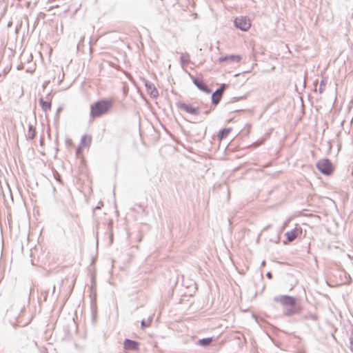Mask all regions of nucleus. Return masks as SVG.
<instances>
[{"label":"nucleus","mask_w":353,"mask_h":353,"mask_svg":"<svg viewBox=\"0 0 353 353\" xmlns=\"http://www.w3.org/2000/svg\"><path fill=\"white\" fill-rule=\"evenodd\" d=\"M273 300L281 303L283 308V315L286 317L301 314L303 311L301 299L298 296L282 294L274 296Z\"/></svg>","instance_id":"f257e3e1"},{"label":"nucleus","mask_w":353,"mask_h":353,"mask_svg":"<svg viewBox=\"0 0 353 353\" xmlns=\"http://www.w3.org/2000/svg\"><path fill=\"white\" fill-rule=\"evenodd\" d=\"M114 100L112 98H101L92 103L90 107L91 118H98L108 114L113 108Z\"/></svg>","instance_id":"f03ea898"},{"label":"nucleus","mask_w":353,"mask_h":353,"mask_svg":"<svg viewBox=\"0 0 353 353\" xmlns=\"http://www.w3.org/2000/svg\"><path fill=\"white\" fill-rule=\"evenodd\" d=\"M316 168L320 173L325 176L332 175L335 170L332 161L327 158L319 159L316 163Z\"/></svg>","instance_id":"7ed1b4c3"},{"label":"nucleus","mask_w":353,"mask_h":353,"mask_svg":"<svg viewBox=\"0 0 353 353\" xmlns=\"http://www.w3.org/2000/svg\"><path fill=\"white\" fill-rule=\"evenodd\" d=\"M305 236V232H303L302 228L296 225L295 228L285 233V239L283 241V245H288L296 239H302Z\"/></svg>","instance_id":"20e7f679"},{"label":"nucleus","mask_w":353,"mask_h":353,"mask_svg":"<svg viewBox=\"0 0 353 353\" xmlns=\"http://www.w3.org/2000/svg\"><path fill=\"white\" fill-rule=\"evenodd\" d=\"M188 74L190 78L192 79L194 85L201 92L205 94H210L212 92V89L209 87V85L205 82L202 77L194 76L190 72H188Z\"/></svg>","instance_id":"39448f33"},{"label":"nucleus","mask_w":353,"mask_h":353,"mask_svg":"<svg viewBox=\"0 0 353 353\" xmlns=\"http://www.w3.org/2000/svg\"><path fill=\"white\" fill-rule=\"evenodd\" d=\"M178 109L185 111L186 113L193 116H197L200 114V108L199 106H194L190 103H185L183 101H178L176 103Z\"/></svg>","instance_id":"423d86ee"},{"label":"nucleus","mask_w":353,"mask_h":353,"mask_svg":"<svg viewBox=\"0 0 353 353\" xmlns=\"http://www.w3.org/2000/svg\"><path fill=\"white\" fill-rule=\"evenodd\" d=\"M234 26L240 30L247 31L251 26V21L247 16L236 17L234 19Z\"/></svg>","instance_id":"0eeeda50"},{"label":"nucleus","mask_w":353,"mask_h":353,"mask_svg":"<svg viewBox=\"0 0 353 353\" xmlns=\"http://www.w3.org/2000/svg\"><path fill=\"white\" fill-rule=\"evenodd\" d=\"M140 80L143 83L148 94L152 99H157L159 97V91L153 83L150 82L145 77H141Z\"/></svg>","instance_id":"6e6552de"},{"label":"nucleus","mask_w":353,"mask_h":353,"mask_svg":"<svg viewBox=\"0 0 353 353\" xmlns=\"http://www.w3.org/2000/svg\"><path fill=\"white\" fill-rule=\"evenodd\" d=\"M226 86L225 83H222L219 87H218L214 92H211V104L216 107L222 99V94L223 92V88Z\"/></svg>","instance_id":"1a4fd4ad"},{"label":"nucleus","mask_w":353,"mask_h":353,"mask_svg":"<svg viewBox=\"0 0 353 353\" xmlns=\"http://www.w3.org/2000/svg\"><path fill=\"white\" fill-rule=\"evenodd\" d=\"M242 57L240 54H230L221 56L218 59L219 63L230 62V63H239L241 61Z\"/></svg>","instance_id":"9d476101"},{"label":"nucleus","mask_w":353,"mask_h":353,"mask_svg":"<svg viewBox=\"0 0 353 353\" xmlns=\"http://www.w3.org/2000/svg\"><path fill=\"white\" fill-rule=\"evenodd\" d=\"M123 344V348L126 350L139 352L140 350V343L135 340L125 339Z\"/></svg>","instance_id":"9b49d317"},{"label":"nucleus","mask_w":353,"mask_h":353,"mask_svg":"<svg viewBox=\"0 0 353 353\" xmlns=\"http://www.w3.org/2000/svg\"><path fill=\"white\" fill-rule=\"evenodd\" d=\"M39 103L44 112H47L51 110L52 102L44 100L42 96L39 98Z\"/></svg>","instance_id":"f8f14e48"},{"label":"nucleus","mask_w":353,"mask_h":353,"mask_svg":"<svg viewBox=\"0 0 353 353\" xmlns=\"http://www.w3.org/2000/svg\"><path fill=\"white\" fill-rule=\"evenodd\" d=\"M319 319V317L317 314L315 313H313L310 311L307 312L306 314H304L301 317V321H307L310 320L312 321H317Z\"/></svg>","instance_id":"ddd939ff"},{"label":"nucleus","mask_w":353,"mask_h":353,"mask_svg":"<svg viewBox=\"0 0 353 353\" xmlns=\"http://www.w3.org/2000/svg\"><path fill=\"white\" fill-rule=\"evenodd\" d=\"M213 339H214L213 336L200 339L197 341L196 345H198L202 347H207L208 346L210 345L211 342L213 341Z\"/></svg>","instance_id":"4468645a"},{"label":"nucleus","mask_w":353,"mask_h":353,"mask_svg":"<svg viewBox=\"0 0 353 353\" xmlns=\"http://www.w3.org/2000/svg\"><path fill=\"white\" fill-rule=\"evenodd\" d=\"M91 142H92L91 136L84 134L81 138L79 145L81 147L87 148L90 145Z\"/></svg>","instance_id":"2eb2a0df"},{"label":"nucleus","mask_w":353,"mask_h":353,"mask_svg":"<svg viewBox=\"0 0 353 353\" xmlns=\"http://www.w3.org/2000/svg\"><path fill=\"white\" fill-rule=\"evenodd\" d=\"M232 128L231 127L222 128L219 130L217 137L219 140L224 139L227 137L228 134L232 131Z\"/></svg>","instance_id":"dca6fc26"},{"label":"nucleus","mask_w":353,"mask_h":353,"mask_svg":"<svg viewBox=\"0 0 353 353\" xmlns=\"http://www.w3.org/2000/svg\"><path fill=\"white\" fill-rule=\"evenodd\" d=\"M26 309L25 307V306H23L21 309V313L19 314V316L17 317V323L21 325H21L22 326H25V325H28L30 321H31V319H28L26 322H23L22 319H21V315L22 314H23L25 312H26Z\"/></svg>","instance_id":"f3484780"},{"label":"nucleus","mask_w":353,"mask_h":353,"mask_svg":"<svg viewBox=\"0 0 353 353\" xmlns=\"http://www.w3.org/2000/svg\"><path fill=\"white\" fill-rule=\"evenodd\" d=\"M37 135L36 128L32 125H29L28 128L27 139L32 140Z\"/></svg>","instance_id":"a211bd4d"},{"label":"nucleus","mask_w":353,"mask_h":353,"mask_svg":"<svg viewBox=\"0 0 353 353\" xmlns=\"http://www.w3.org/2000/svg\"><path fill=\"white\" fill-rule=\"evenodd\" d=\"M153 321V316H150L147 320L142 319L141 321V327L142 330H145L150 327Z\"/></svg>","instance_id":"6ab92c4d"},{"label":"nucleus","mask_w":353,"mask_h":353,"mask_svg":"<svg viewBox=\"0 0 353 353\" xmlns=\"http://www.w3.org/2000/svg\"><path fill=\"white\" fill-rule=\"evenodd\" d=\"M180 62L181 65H188L190 62V55L188 52L181 53Z\"/></svg>","instance_id":"aec40b11"},{"label":"nucleus","mask_w":353,"mask_h":353,"mask_svg":"<svg viewBox=\"0 0 353 353\" xmlns=\"http://www.w3.org/2000/svg\"><path fill=\"white\" fill-rule=\"evenodd\" d=\"M327 77H322L321 81H320V85L319 88V92L320 94H322L325 89L327 84Z\"/></svg>","instance_id":"412c9836"},{"label":"nucleus","mask_w":353,"mask_h":353,"mask_svg":"<svg viewBox=\"0 0 353 353\" xmlns=\"http://www.w3.org/2000/svg\"><path fill=\"white\" fill-rule=\"evenodd\" d=\"M48 292H49V289L46 290H43L41 292V296L43 297V301H47ZM41 297H39V301H41Z\"/></svg>","instance_id":"4be33fe9"},{"label":"nucleus","mask_w":353,"mask_h":353,"mask_svg":"<svg viewBox=\"0 0 353 353\" xmlns=\"http://www.w3.org/2000/svg\"><path fill=\"white\" fill-rule=\"evenodd\" d=\"M63 110V107L62 106H59L58 107V108L57 109V111H56V113H55V115H54V122H58L59 120V114L61 113V112Z\"/></svg>","instance_id":"5701e85b"},{"label":"nucleus","mask_w":353,"mask_h":353,"mask_svg":"<svg viewBox=\"0 0 353 353\" xmlns=\"http://www.w3.org/2000/svg\"><path fill=\"white\" fill-rule=\"evenodd\" d=\"M246 96L247 95L232 97L231 99V100L228 102V103H234V102H236V101H241V100H243V99H246Z\"/></svg>","instance_id":"b1692460"},{"label":"nucleus","mask_w":353,"mask_h":353,"mask_svg":"<svg viewBox=\"0 0 353 353\" xmlns=\"http://www.w3.org/2000/svg\"><path fill=\"white\" fill-rule=\"evenodd\" d=\"M46 17V13L43 12H40L38 14V17L37 18V19L35 20L34 21V26H33V30H34V28H35V26L36 24H37L39 21V18H42V19H44Z\"/></svg>","instance_id":"393cba45"},{"label":"nucleus","mask_w":353,"mask_h":353,"mask_svg":"<svg viewBox=\"0 0 353 353\" xmlns=\"http://www.w3.org/2000/svg\"><path fill=\"white\" fill-rule=\"evenodd\" d=\"M91 314H92V321L94 323L96 321L97 317V308H94V307H92V308H91Z\"/></svg>","instance_id":"a878e982"},{"label":"nucleus","mask_w":353,"mask_h":353,"mask_svg":"<svg viewBox=\"0 0 353 353\" xmlns=\"http://www.w3.org/2000/svg\"><path fill=\"white\" fill-rule=\"evenodd\" d=\"M112 228H113V220L112 219H109L108 222V232L112 231Z\"/></svg>","instance_id":"bb28decb"},{"label":"nucleus","mask_w":353,"mask_h":353,"mask_svg":"<svg viewBox=\"0 0 353 353\" xmlns=\"http://www.w3.org/2000/svg\"><path fill=\"white\" fill-rule=\"evenodd\" d=\"M215 107H214L212 104L210 105V108L208 110H206L203 112V114L205 115H208L212 110H214Z\"/></svg>","instance_id":"cd10ccee"},{"label":"nucleus","mask_w":353,"mask_h":353,"mask_svg":"<svg viewBox=\"0 0 353 353\" xmlns=\"http://www.w3.org/2000/svg\"><path fill=\"white\" fill-rule=\"evenodd\" d=\"M350 350L353 353V330L352 331V335L350 338Z\"/></svg>","instance_id":"c85d7f7f"},{"label":"nucleus","mask_w":353,"mask_h":353,"mask_svg":"<svg viewBox=\"0 0 353 353\" xmlns=\"http://www.w3.org/2000/svg\"><path fill=\"white\" fill-rule=\"evenodd\" d=\"M271 241L279 243L280 241V232H279L274 239H270Z\"/></svg>","instance_id":"c756f323"},{"label":"nucleus","mask_w":353,"mask_h":353,"mask_svg":"<svg viewBox=\"0 0 353 353\" xmlns=\"http://www.w3.org/2000/svg\"><path fill=\"white\" fill-rule=\"evenodd\" d=\"M75 153L77 157H79L81 154L82 149L80 145H79L78 148L76 149Z\"/></svg>","instance_id":"7c9ffc66"},{"label":"nucleus","mask_w":353,"mask_h":353,"mask_svg":"<svg viewBox=\"0 0 353 353\" xmlns=\"http://www.w3.org/2000/svg\"><path fill=\"white\" fill-rule=\"evenodd\" d=\"M46 98V101H50V102H52V100L53 98V94L51 93V92H50L47 94Z\"/></svg>","instance_id":"2f4dec72"},{"label":"nucleus","mask_w":353,"mask_h":353,"mask_svg":"<svg viewBox=\"0 0 353 353\" xmlns=\"http://www.w3.org/2000/svg\"><path fill=\"white\" fill-rule=\"evenodd\" d=\"M246 127H247V130H246V132H245V135H247L248 134L250 133V130H251V124L247 123L246 124Z\"/></svg>","instance_id":"473e14b6"},{"label":"nucleus","mask_w":353,"mask_h":353,"mask_svg":"<svg viewBox=\"0 0 353 353\" xmlns=\"http://www.w3.org/2000/svg\"><path fill=\"white\" fill-rule=\"evenodd\" d=\"M65 144L67 146H70L72 145V139L67 138L65 140Z\"/></svg>","instance_id":"72a5a7b5"},{"label":"nucleus","mask_w":353,"mask_h":353,"mask_svg":"<svg viewBox=\"0 0 353 353\" xmlns=\"http://www.w3.org/2000/svg\"><path fill=\"white\" fill-rule=\"evenodd\" d=\"M109 233H110V234H109L110 243L112 244V243H113V233H112V231L109 232Z\"/></svg>","instance_id":"f704fd0d"},{"label":"nucleus","mask_w":353,"mask_h":353,"mask_svg":"<svg viewBox=\"0 0 353 353\" xmlns=\"http://www.w3.org/2000/svg\"><path fill=\"white\" fill-rule=\"evenodd\" d=\"M50 80H48V81H46L43 85H42V87L43 88V90L46 89V88L48 85V84L50 83Z\"/></svg>","instance_id":"c9c22d12"},{"label":"nucleus","mask_w":353,"mask_h":353,"mask_svg":"<svg viewBox=\"0 0 353 353\" xmlns=\"http://www.w3.org/2000/svg\"><path fill=\"white\" fill-rule=\"evenodd\" d=\"M103 205V203L102 201H99L97 204V205L96 206V208L94 209V210L95 209H100L102 206Z\"/></svg>","instance_id":"e433bc0d"},{"label":"nucleus","mask_w":353,"mask_h":353,"mask_svg":"<svg viewBox=\"0 0 353 353\" xmlns=\"http://www.w3.org/2000/svg\"><path fill=\"white\" fill-rule=\"evenodd\" d=\"M266 276L268 279H271L272 278V274L271 272H268L266 273Z\"/></svg>","instance_id":"4c0bfd02"},{"label":"nucleus","mask_w":353,"mask_h":353,"mask_svg":"<svg viewBox=\"0 0 353 353\" xmlns=\"http://www.w3.org/2000/svg\"><path fill=\"white\" fill-rule=\"evenodd\" d=\"M31 4H32L31 1H27L26 3V8H29L31 6Z\"/></svg>","instance_id":"58836bf2"},{"label":"nucleus","mask_w":353,"mask_h":353,"mask_svg":"<svg viewBox=\"0 0 353 353\" xmlns=\"http://www.w3.org/2000/svg\"><path fill=\"white\" fill-rule=\"evenodd\" d=\"M43 142H44V138L43 137H41V139H40V144L42 145Z\"/></svg>","instance_id":"ea45409f"},{"label":"nucleus","mask_w":353,"mask_h":353,"mask_svg":"<svg viewBox=\"0 0 353 353\" xmlns=\"http://www.w3.org/2000/svg\"><path fill=\"white\" fill-rule=\"evenodd\" d=\"M290 221V219L287 220L285 222L283 223V228H285L286 226V225L288 224V222Z\"/></svg>","instance_id":"a19ab883"},{"label":"nucleus","mask_w":353,"mask_h":353,"mask_svg":"<svg viewBox=\"0 0 353 353\" xmlns=\"http://www.w3.org/2000/svg\"><path fill=\"white\" fill-rule=\"evenodd\" d=\"M55 292V285H53L52 294L53 295Z\"/></svg>","instance_id":"79ce46f5"},{"label":"nucleus","mask_w":353,"mask_h":353,"mask_svg":"<svg viewBox=\"0 0 353 353\" xmlns=\"http://www.w3.org/2000/svg\"><path fill=\"white\" fill-rule=\"evenodd\" d=\"M241 111H243V110L238 109V110H234L233 112H241Z\"/></svg>","instance_id":"37998d69"},{"label":"nucleus","mask_w":353,"mask_h":353,"mask_svg":"<svg viewBox=\"0 0 353 353\" xmlns=\"http://www.w3.org/2000/svg\"><path fill=\"white\" fill-rule=\"evenodd\" d=\"M233 120H234V119H233V118H232V119H228V122H231V121H232Z\"/></svg>","instance_id":"c03bdc74"},{"label":"nucleus","mask_w":353,"mask_h":353,"mask_svg":"<svg viewBox=\"0 0 353 353\" xmlns=\"http://www.w3.org/2000/svg\"><path fill=\"white\" fill-rule=\"evenodd\" d=\"M265 264V261H263L261 263V266H263Z\"/></svg>","instance_id":"a18cd8bd"},{"label":"nucleus","mask_w":353,"mask_h":353,"mask_svg":"<svg viewBox=\"0 0 353 353\" xmlns=\"http://www.w3.org/2000/svg\"><path fill=\"white\" fill-rule=\"evenodd\" d=\"M204 108H207L208 107V104H205V105H203Z\"/></svg>","instance_id":"49530a36"},{"label":"nucleus","mask_w":353,"mask_h":353,"mask_svg":"<svg viewBox=\"0 0 353 353\" xmlns=\"http://www.w3.org/2000/svg\"><path fill=\"white\" fill-rule=\"evenodd\" d=\"M351 175L353 177V170H352Z\"/></svg>","instance_id":"de8ad7c7"}]
</instances>
